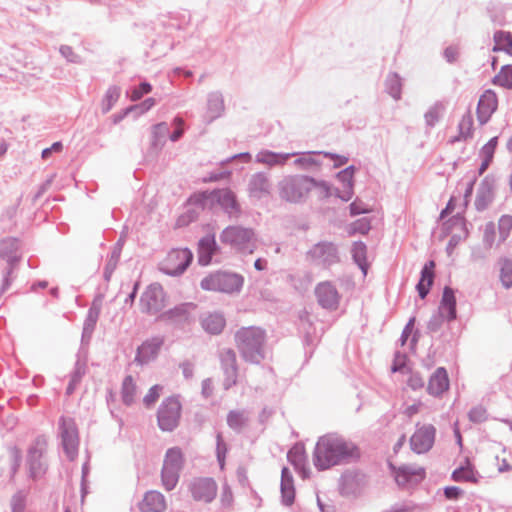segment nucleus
Here are the masks:
<instances>
[{
    "label": "nucleus",
    "instance_id": "f257e3e1",
    "mask_svg": "<svg viewBox=\"0 0 512 512\" xmlns=\"http://www.w3.org/2000/svg\"><path fill=\"white\" fill-rule=\"evenodd\" d=\"M358 456L356 446L339 435L327 434L317 441L313 462L318 470L349 462Z\"/></svg>",
    "mask_w": 512,
    "mask_h": 512
},
{
    "label": "nucleus",
    "instance_id": "f03ea898",
    "mask_svg": "<svg viewBox=\"0 0 512 512\" xmlns=\"http://www.w3.org/2000/svg\"><path fill=\"white\" fill-rule=\"evenodd\" d=\"M237 348L242 358L258 364L264 357L265 332L258 327H243L235 334Z\"/></svg>",
    "mask_w": 512,
    "mask_h": 512
},
{
    "label": "nucleus",
    "instance_id": "7ed1b4c3",
    "mask_svg": "<svg viewBox=\"0 0 512 512\" xmlns=\"http://www.w3.org/2000/svg\"><path fill=\"white\" fill-rule=\"evenodd\" d=\"M315 186L314 178L305 175H288L278 182L279 196L290 203H299L307 198Z\"/></svg>",
    "mask_w": 512,
    "mask_h": 512
},
{
    "label": "nucleus",
    "instance_id": "20e7f679",
    "mask_svg": "<svg viewBox=\"0 0 512 512\" xmlns=\"http://www.w3.org/2000/svg\"><path fill=\"white\" fill-rule=\"evenodd\" d=\"M243 284L244 278L242 275L227 271L211 273L200 282V286L203 290L225 294L239 293Z\"/></svg>",
    "mask_w": 512,
    "mask_h": 512
},
{
    "label": "nucleus",
    "instance_id": "39448f33",
    "mask_svg": "<svg viewBox=\"0 0 512 512\" xmlns=\"http://www.w3.org/2000/svg\"><path fill=\"white\" fill-rule=\"evenodd\" d=\"M220 241L244 253H252L255 248V233L251 228L228 226L220 234Z\"/></svg>",
    "mask_w": 512,
    "mask_h": 512
},
{
    "label": "nucleus",
    "instance_id": "423d86ee",
    "mask_svg": "<svg viewBox=\"0 0 512 512\" xmlns=\"http://www.w3.org/2000/svg\"><path fill=\"white\" fill-rule=\"evenodd\" d=\"M183 465L184 456L181 449L179 447L169 448L166 451L161 471L162 484L167 491L176 487Z\"/></svg>",
    "mask_w": 512,
    "mask_h": 512
},
{
    "label": "nucleus",
    "instance_id": "0eeeda50",
    "mask_svg": "<svg viewBox=\"0 0 512 512\" xmlns=\"http://www.w3.org/2000/svg\"><path fill=\"white\" fill-rule=\"evenodd\" d=\"M306 260L313 266L327 269L340 261L338 247L330 241H320L306 252Z\"/></svg>",
    "mask_w": 512,
    "mask_h": 512
},
{
    "label": "nucleus",
    "instance_id": "6e6552de",
    "mask_svg": "<svg viewBox=\"0 0 512 512\" xmlns=\"http://www.w3.org/2000/svg\"><path fill=\"white\" fill-rule=\"evenodd\" d=\"M47 450V440L44 436L37 437L28 449L26 464L32 479L41 477L46 471L44 454Z\"/></svg>",
    "mask_w": 512,
    "mask_h": 512
},
{
    "label": "nucleus",
    "instance_id": "1a4fd4ad",
    "mask_svg": "<svg viewBox=\"0 0 512 512\" xmlns=\"http://www.w3.org/2000/svg\"><path fill=\"white\" fill-rule=\"evenodd\" d=\"M181 404L175 397L166 398L157 413L159 428L163 431H173L179 423Z\"/></svg>",
    "mask_w": 512,
    "mask_h": 512
},
{
    "label": "nucleus",
    "instance_id": "9d476101",
    "mask_svg": "<svg viewBox=\"0 0 512 512\" xmlns=\"http://www.w3.org/2000/svg\"><path fill=\"white\" fill-rule=\"evenodd\" d=\"M193 259L189 249L171 250L160 266V270L167 275L176 276L182 274Z\"/></svg>",
    "mask_w": 512,
    "mask_h": 512
},
{
    "label": "nucleus",
    "instance_id": "9b49d317",
    "mask_svg": "<svg viewBox=\"0 0 512 512\" xmlns=\"http://www.w3.org/2000/svg\"><path fill=\"white\" fill-rule=\"evenodd\" d=\"M60 437L66 456L73 460L78 453L79 436L75 421L69 417H62L59 423Z\"/></svg>",
    "mask_w": 512,
    "mask_h": 512
},
{
    "label": "nucleus",
    "instance_id": "f8f14e48",
    "mask_svg": "<svg viewBox=\"0 0 512 512\" xmlns=\"http://www.w3.org/2000/svg\"><path fill=\"white\" fill-rule=\"evenodd\" d=\"M165 294L158 283L149 285L140 298L141 311L154 315L165 307Z\"/></svg>",
    "mask_w": 512,
    "mask_h": 512
},
{
    "label": "nucleus",
    "instance_id": "ddd939ff",
    "mask_svg": "<svg viewBox=\"0 0 512 512\" xmlns=\"http://www.w3.org/2000/svg\"><path fill=\"white\" fill-rule=\"evenodd\" d=\"M436 429L431 424L416 425V430L410 437V447L417 454L428 452L434 444Z\"/></svg>",
    "mask_w": 512,
    "mask_h": 512
},
{
    "label": "nucleus",
    "instance_id": "4468645a",
    "mask_svg": "<svg viewBox=\"0 0 512 512\" xmlns=\"http://www.w3.org/2000/svg\"><path fill=\"white\" fill-rule=\"evenodd\" d=\"M396 483L401 487L416 485L421 482L425 477L424 468L416 465H402L398 468L393 464H389Z\"/></svg>",
    "mask_w": 512,
    "mask_h": 512
},
{
    "label": "nucleus",
    "instance_id": "2eb2a0df",
    "mask_svg": "<svg viewBox=\"0 0 512 512\" xmlns=\"http://www.w3.org/2000/svg\"><path fill=\"white\" fill-rule=\"evenodd\" d=\"M190 491L194 500L209 503L216 496L217 485L212 478H197L190 483Z\"/></svg>",
    "mask_w": 512,
    "mask_h": 512
},
{
    "label": "nucleus",
    "instance_id": "dca6fc26",
    "mask_svg": "<svg viewBox=\"0 0 512 512\" xmlns=\"http://www.w3.org/2000/svg\"><path fill=\"white\" fill-rule=\"evenodd\" d=\"M247 191L251 198L258 200L270 196L272 183L269 175L264 172L252 174L248 181Z\"/></svg>",
    "mask_w": 512,
    "mask_h": 512
},
{
    "label": "nucleus",
    "instance_id": "f3484780",
    "mask_svg": "<svg viewBox=\"0 0 512 512\" xmlns=\"http://www.w3.org/2000/svg\"><path fill=\"white\" fill-rule=\"evenodd\" d=\"M315 295L321 307L328 310H335L338 307L340 296L331 282L319 283L315 288Z\"/></svg>",
    "mask_w": 512,
    "mask_h": 512
},
{
    "label": "nucleus",
    "instance_id": "a211bd4d",
    "mask_svg": "<svg viewBox=\"0 0 512 512\" xmlns=\"http://www.w3.org/2000/svg\"><path fill=\"white\" fill-rule=\"evenodd\" d=\"M498 106L497 96L494 91L488 89L479 98L477 105V118L480 124H486Z\"/></svg>",
    "mask_w": 512,
    "mask_h": 512
},
{
    "label": "nucleus",
    "instance_id": "6ab92c4d",
    "mask_svg": "<svg viewBox=\"0 0 512 512\" xmlns=\"http://www.w3.org/2000/svg\"><path fill=\"white\" fill-rule=\"evenodd\" d=\"M19 241L16 238H5L0 241V257L5 259L10 268L4 277L3 289L8 285V275L15 263L18 262L20 256L18 255Z\"/></svg>",
    "mask_w": 512,
    "mask_h": 512
},
{
    "label": "nucleus",
    "instance_id": "aec40b11",
    "mask_svg": "<svg viewBox=\"0 0 512 512\" xmlns=\"http://www.w3.org/2000/svg\"><path fill=\"white\" fill-rule=\"evenodd\" d=\"M163 343L164 339L159 336L146 340L138 347L135 361L141 365L151 362L157 357Z\"/></svg>",
    "mask_w": 512,
    "mask_h": 512
},
{
    "label": "nucleus",
    "instance_id": "412c9836",
    "mask_svg": "<svg viewBox=\"0 0 512 512\" xmlns=\"http://www.w3.org/2000/svg\"><path fill=\"white\" fill-rule=\"evenodd\" d=\"M295 155H298V153H277L270 150H261L256 154L255 161L268 167L284 166L288 159Z\"/></svg>",
    "mask_w": 512,
    "mask_h": 512
},
{
    "label": "nucleus",
    "instance_id": "4be33fe9",
    "mask_svg": "<svg viewBox=\"0 0 512 512\" xmlns=\"http://www.w3.org/2000/svg\"><path fill=\"white\" fill-rule=\"evenodd\" d=\"M141 512H163L166 509V501L163 494L158 491H149L139 503Z\"/></svg>",
    "mask_w": 512,
    "mask_h": 512
},
{
    "label": "nucleus",
    "instance_id": "5701e85b",
    "mask_svg": "<svg viewBox=\"0 0 512 512\" xmlns=\"http://www.w3.org/2000/svg\"><path fill=\"white\" fill-rule=\"evenodd\" d=\"M200 321L202 328L212 335L220 334L226 325L223 314L219 312L203 314Z\"/></svg>",
    "mask_w": 512,
    "mask_h": 512
},
{
    "label": "nucleus",
    "instance_id": "b1692460",
    "mask_svg": "<svg viewBox=\"0 0 512 512\" xmlns=\"http://www.w3.org/2000/svg\"><path fill=\"white\" fill-rule=\"evenodd\" d=\"M449 388V379L444 368H438L430 377L427 391L433 396H439Z\"/></svg>",
    "mask_w": 512,
    "mask_h": 512
},
{
    "label": "nucleus",
    "instance_id": "393cba45",
    "mask_svg": "<svg viewBox=\"0 0 512 512\" xmlns=\"http://www.w3.org/2000/svg\"><path fill=\"white\" fill-rule=\"evenodd\" d=\"M217 251V244L214 235L203 237L198 244V262L202 266L209 265L212 256Z\"/></svg>",
    "mask_w": 512,
    "mask_h": 512
},
{
    "label": "nucleus",
    "instance_id": "a878e982",
    "mask_svg": "<svg viewBox=\"0 0 512 512\" xmlns=\"http://www.w3.org/2000/svg\"><path fill=\"white\" fill-rule=\"evenodd\" d=\"M438 312L442 314L447 321H452L456 318V298L453 289L448 286L443 290Z\"/></svg>",
    "mask_w": 512,
    "mask_h": 512
},
{
    "label": "nucleus",
    "instance_id": "bb28decb",
    "mask_svg": "<svg viewBox=\"0 0 512 512\" xmlns=\"http://www.w3.org/2000/svg\"><path fill=\"white\" fill-rule=\"evenodd\" d=\"M101 311V302L94 301L88 310L86 319L83 324L82 331V342L88 343L92 337L93 331L95 329L96 323L98 321L99 315Z\"/></svg>",
    "mask_w": 512,
    "mask_h": 512
},
{
    "label": "nucleus",
    "instance_id": "cd10ccee",
    "mask_svg": "<svg viewBox=\"0 0 512 512\" xmlns=\"http://www.w3.org/2000/svg\"><path fill=\"white\" fill-rule=\"evenodd\" d=\"M366 477L360 473H347L342 478V492L344 494H358L366 486Z\"/></svg>",
    "mask_w": 512,
    "mask_h": 512
},
{
    "label": "nucleus",
    "instance_id": "c85d7f7f",
    "mask_svg": "<svg viewBox=\"0 0 512 512\" xmlns=\"http://www.w3.org/2000/svg\"><path fill=\"white\" fill-rule=\"evenodd\" d=\"M217 201L230 217H237L240 213L239 204L236 201L235 194L228 190L222 189L217 192Z\"/></svg>",
    "mask_w": 512,
    "mask_h": 512
},
{
    "label": "nucleus",
    "instance_id": "c756f323",
    "mask_svg": "<svg viewBox=\"0 0 512 512\" xmlns=\"http://www.w3.org/2000/svg\"><path fill=\"white\" fill-rule=\"evenodd\" d=\"M281 494L282 503L286 506H290L294 502L295 489L294 481L291 471L284 467L281 473Z\"/></svg>",
    "mask_w": 512,
    "mask_h": 512
},
{
    "label": "nucleus",
    "instance_id": "7c9ffc66",
    "mask_svg": "<svg viewBox=\"0 0 512 512\" xmlns=\"http://www.w3.org/2000/svg\"><path fill=\"white\" fill-rule=\"evenodd\" d=\"M434 268H435V262L434 261H428L422 271H421V278L418 282L416 288L419 293V296L424 299L427 294L429 293L430 286L433 284L434 280Z\"/></svg>",
    "mask_w": 512,
    "mask_h": 512
},
{
    "label": "nucleus",
    "instance_id": "2f4dec72",
    "mask_svg": "<svg viewBox=\"0 0 512 512\" xmlns=\"http://www.w3.org/2000/svg\"><path fill=\"white\" fill-rule=\"evenodd\" d=\"M224 109L223 95L218 91L209 93L207 97V116L210 121L219 118L224 112Z\"/></svg>",
    "mask_w": 512,
    "mask_h": 512
},
{
    "label": "nucleus",
    "instance_id": "473e14b6",
    "mask_svg": "<svg viewBox=\"0 0 512 512\" xmlns=\"http://www.w3.org/2000/svg\"><path fill=\"white\" fill-rule=\"evenodd\" d=\"M493 199L492 184L488 180H483L478 187L475 199V206L478 211L485 210Z\"/></svg>",
    "mask_w": 512,
    "mask_h": 512
},
{
    "label": "nucleus",
    "instance_id": "72a5a7b5",
    "mask_svg": "<svg viewBox=\"0 0 512 512\" xmlns=\"http://www.w3.org/2000/svg\"><path fill=\"white\" fill-rule=\"evenodd\" d=\"M168 134L169 126L166 122H160L152 126L151 149L155 152H159L163 148Z\"/></svg>",
    "mask_w": 512,
    "mask_h": 512
},
{
    "label": "nucleus",
    "instance_id": "f704fd0d",
    "mask_svg": "<svg viewBox=\"0 0 512 512\" xmlns=\"http://www.w3.org/2000/svg\"><path fill=\"white\" fill-rule=\"evenodd\" d=\"M298 155H295L296 159L294 160L293 164L303 170L311 169L314 166L321 165V162L316 159L315 155L322 154V151L319 152H305V153H299Z\"/></svg>",
    "mask_w": 512,
    "mask_h": 512
},
{
    "label": "nucleus",
    "instance_id": "c9c22d12",
    "mask_svg": "<svg viewBox=\"0 0 512 512\" xmlns=\"http://www.w3.org/2000/svg\"><path fill=\"white\" fill-rule=\"evenodd\" d=\"M287 458L289 462L295 467V469L301 470L302 476L304 478L307 477V472L304 469L305 455L302 447L294 446L289 450Z\"/></svg>",
    "mask_w": 512,
    "mask_h": 512
},
{
    "label": "nucleus",
    "instance_id": "e433bc0d",
    "mask_svg": "<svg viewBox=\"0 0 512 512\" xmlns=\"http://www.w3.org/2000/svg\"><path fill=\"white\" fill-rule=\"evenodd\" d=\"M122 243L119 241L113 248L111 255L105 265L104 278L109 281L120 259Z\"/></svg>",
    "mask_w": 512,
    "mask_h": 512
},
{
    "label": "nucleus",
    "instance_id": "4c0bfd02",
    "mask_svg": "<svg viewBox=\"0 0 512 512\" xmlns=\"http://www.w3.org/2000/svg\"><path fill=\"white\" fill-rule=\"evenodd\" d=\"M445 111V105L442 102L434 103L425 113L424 119L426 125L433 127L442 117Z\"/></svg>",
    "mask_w": 512,
    "mask_h": 512
},
{
    "label": "nucleus",
    "instance_id": "58836bf2",
    "mask_svg": "<svg viewBox=\"0 0 512 512\" xmlns=\"http://www.w3.org/2000/svg\"><path fill=\"white\" fill-rule=\"evenodd\" d=\"M495 46L494 51H505L510 53L512 50V37L510 33L504 31H497L494 34Z\"/></svg>",
    "mask_w": 512,
    "mask_h": 512
},
{
    "label": "nucleus",
    "instance_id": "ea45409f",
    "mask_svg": "<svg viewBox=\"0 0 512 512\" xmlns=\"http://www.w3.org/2000/svg\"><path fill=\"white\" fill-rule=\"evenodd\" d=\"M136 395V384L132 376H126L122 383V398L125 404L133 403Z\"/></svg>",
    "mask_w": 512,
    "mask_h": 512
},
{
    "label": "nucleus",
    "instance_id": "a19ab883",
    "mask_svg": "<svg viewBox=\"0 0 512 512\" xmlns=\"http://www.w3.org/2000/svg\"><path fill=\"white\" fill-rule=\"evenodd\" d=\"M352 256L356 264L366 274V245L363 242H355L352 247Z\"/></svg>",
    "mask_w": 512,
    "mask_h": 512
},
{
    "label": "nucleus",
    "instance_id": "79ce46f5",
    "mask_svg": "<svg viewBox=\"0 0 512 512\" xmlns=\"http://www.w3.org/2000/svg\"><path fill=\"white\" fill-rule=\"evenodd\" d=\"M401 79L396 73H391L386 79V90L395 99L401 97Z\"/></svg>",
    "mask_w": 512,
    "mask_h": 512
},
{
    "label": "nucleus",
    "instance_id": "37998d69",
    "mask_svg": "<svg viewBox=\"0 0 512 512\" xmlns=\"http://www.w3.org/2000/svg\"><path fill=\"white\" fill-rule=\"evenodd\" d=\"M500 279L504 287L512 286V261L507 258L500 260Z\"/></svg>",
    "mask_w": 512,
    "mask_h": 512
},
{
    "label": "nucleus",
    "instance_id": "c03bdc74",
    "mask_svg": "<svg viewBox=\"0 0 512 512\" xmlns=\"http://www.w3.org/2000/svg\"><path fill=\"white\" fill-rule=\"evenodd\" d=\"M494 83L504 88H512V65L503 66L495 76Z\"/></svg>",
    "mask_w": 512,
    "mask_h": 512
},
{
    "label": "nucleus",
    "instance_id": "a18cd8bd",
    "mask_svg": "<svg viewBox=\"0 0 512 512\" xmlns=\"http://www.w3.org/2000/svg\"><path fill=\"white\" fill-rule=\"evenodd\" d=\"M119 96H120V89L116 86L110 87L107 90V92L105 94V98L102 103V112L103 113L109 112L112 109V107L114 106V104L117 102V100L119 99Z\"/></svg>",
    "mask_w": 512,
    "mask_h": 512
},
{
    "label": "nucleus",
    "instance_id": "49530a36",
    "mask_svg": "<svg viewBox=\"0 0 512 512\" xmlns=\"http://www.w3.org/2000/svg\"><path fill=\"white\" fill-rule=\"evenodd\" d=\"M246 422H247V417L245 416V414L243 412L231 411L228 414L227 423L234 430L241 429L245 425Z\"/></svg>",
    "mask_w": 512,
    "mask_h": 512
},
{
    "label": "nucleus",
    "instance_id": "de8ad7c7",
    "mask_svg": "<svg viewBox=\"0 0 512 512\" xmlns=\"http://www.w3.org/2000/svg\"><path fill=\"white\" fill-rule=\"evenodd\" d=\"M500 241L504 242L512 229V216L503 215L498 222Z\"/></svg>",
    "mask_w": 512,
    "mask_h": 512
},
{
    "label": "nucleus",
    "instance_id": "09e8293b",
    "mask_svg": "<svg viewBox=\"0 0 512 512\" xmlns=\"http://www.w3.org/2000/svg\"><path fill=\"white\" fill-rule=\"evenodd\" d=\"M219 356L222 369L237 368L236 354L232 349L221 350Z\"/></svg>",
    "mask_w": 512,
    "mask_h": 512
},
{
    "label": "nucleus",
    "instance_id": "8fccbe9b",
    "mask_svg": "<svg viewBox=\"0 0 512 512\" xmlns=\"http://www.w3.org/2000/svg\"><path fill=\"white\" fill-rule=\"evenodd\" d=\"M370 221L368 218H361L353 222L349 227L350 234H367L370 230Z\"/></svg>",
    "mask_w": 512,
    "mask_h": 512
},
{
    "label": "nucleus",
    "instance_id": "3c124183",
    "mask_svg": "<svg viewBox=\"0 0 512 512\" xmlns=\"http://www.w3.org/2000/svg\"><path fill=\"white\" fill-rule=\"evenodd\" d=\"M354 166H349L337 174L338 180L342 183V187H353Z\"/></svg>",
    "mask_w": 512,
    "mask_h": 512
},
{
    "label": "nucleus",
    "instance_id": "603ef678",
    "mask_svg": "<svg viewBox=\"0 0 512 512\" xmlns=\"http://www.w3.org/2000/svg\"><path fill=\"white\" fill-rule=\"evenodd\" d=\"M224 373L223 386L224 389L228 390L237 382L238 369L237 368H226L222 369Z\"/></svg>",
    "mask_w": 512,
    "mask_h": 512
},
{
    "label": "nucleus",
    "instance_id": "864d4df0",
    "mask_svg": "<svg viewBox=\"0 0 512 512\" xmlns=\"http://www.w3.org/2000/svg\"><path fill=\"white\" fill-rule=\"evenodd\" d=\"M468 416L470 421L474 423H482L487 419V411L483 406L478 405L470 410Z\"/></svg>",
    "mask_w": 512,
    "mask_h": 512
},
{
    "label": "nucleus",
    "instance_id": "5fc2aeb1",
    "mask_svg": "<svg viewBox=\"0 0 512 512\" xmlns=\"http://www.w3.org/2000/svg\"><path fill=\"white\" fill-rule=\"evenodd\" d=\"M163 387L161 385H154L152 386L148 393L143 398V402L147 407H150L153 405L157 399L160 396V393L162 392Z\"/></svg>",
    "mask_w": 512,
    "mask_h": 512
},
{
    "label": "nucleus",
    "instance_id": "6e6d98bb",
    "mask_svg": "<svg viewBox=\"0 0 512 512\" xmlns=\"http://www.w3.org/2000/svg\"><path fill=\"white\" fill-rule=\"evenodd\" d=\"M226 452V444L224 443L221 434H217L216 456L221 469H223L225 465Z\"/></svg>",
    "mask_w": 512,
    "mask_h": 512
},
{
    "label": "nucleus",
    "instance_id": "4d7b16f0",
    "mask_svg": "<svg viewBox=\"0 0 512 512\" xmlns=\"http://www.w3.org/2000/svg\"><path fill=\"white\" fill-rule=\"evenodd\" d=\"M26 494L22 491L17 492L11 500L12 512H24Z\"/></svg>",
    "mask_w": 512,
    "mask_h": 512
},
{
    "label": "nucleus",
    "instance_id": "13d9d810",
    "mask_svg": "<svg viewBox=\"0 0 512 512\" xmlns=\"http://www.w3.org/2000/svg\"><path fill=\"white\" fill-rule=\"evenodd\" d=\"M151 90L152 86L148 82H142L138 87L132 89L130 98L132 101H138L143 95L150 93Z\"/></svg>",
    "mask_w": 512,
    "mask_h": 512
},
{
    "label": "nucleus",
    "instance_id": "bf43d9fd",
    "mask_svg": "<svg viewBox=\"0 0 512 512\" xmlns=\"http://www.w3.org/2000/svg\"><path fill=\"white\" fill-rule=\"evenodd\" d=\"M497 143H498V138L497 137H493L491 138L481 149V156L483 158H486L488 160H492L493 156H494V152H495V149H496V146H497Z\"/></svg>",
    "mask_w": 512,
    "mask_h": 512
},
{
    "label": "nucleus",
    "instance_id": "052dcab7",
    "mask_svg": "<svg viewBox=\"0 0 512 512\" xmlns=\"http://www.w3.org/2000/svg\"><path fill=\"white\" fill-rule=\"evenodd\" d=\"M156 104V100L154 98H147L142 103L138 105H133L125 109V115H128L129 112L133 110H139L140 113H145L149 111Z\"/></svg>",
    "mask_w": 512,
    "mask_h": 512
},
{
    "label": "nucleus",
    "instance_id": "680f3d73",
    "mask_svg": "<svg viewBox=\"0 0 512 512\" xmlns=\"http://www.w3.org/2000/svg\"><path fill=\"white\" fill-rule=\"evenodd\" d=\"M495 240V225L489 222L485 225L483 241L484 244L491 248Z\"/></svg>",
    "mask_w": 512,
    "mask_h": 512
},
{
    "label": "nucleus",
    "instance_id": "e2e57ef3",
    "mask_svg": "<svg viewBox=\"0 0 512 512\" xmlns=\"http://www.w3.org/2000/svg\"><path fill=\"white\" fill-rule=\"evenodd\" d=\"M473 477V472L469 468L461 467L459 469H456L453 474L452 478L455 481H470Z\"/></svg>",
    "mask_w": 512,
    "mask_h": 512
},
{
    "label": "nucleus",
    "instance_id": "0e129e2a",
    "mask_svg": "<svg viewBox=\"0 0 512 512\" xmlns=\"http://www.w3.org/2000/svg\"><path fill=\"white\" fill-rule=\"evenodd\" d=\"M86 373V365L84 362L77 361L75 364L74 372L71 375V381L79 384L82 380V377Z\"/></svg>",
    "mask_w": 512,
    "mask_h": 512
},
{
    "label": "nucleus",
    "instance_id": "69168bd1",
    "mask_svg": "<svg viewBox=\"0 0 512 512\" xmlns=\"http://www.w3.org/2000/svg\"><path fill=\"white\" fill-rule=\"evenodd\" d=\"M173 125L176 128H175L174 132L170 135V140L173 142H176L182 137V135L184 133V130H183L184 121L182 118L176 117L173 120Z\"/></svg>",
    "mask_w": 512,
    "mask_h": 512
},
{
    "label": "nucleus",
    "instance_id": "338daca9",
    "mask_svg": "<svg viewBox=\"0 0 512 512\" xmlns=\"http://www.w3.org/2000/svg\"><path fill=\"white\" fill-rule=\"evenodd\" d=\"M444 316L442 314H440L439 312L434 314L428 324H427V328L429 331L431 332H436L440 329V327L442 326V323H443V320H444Z\"/></svg>",
    "mask_w": 512,
    "mask_h": 512
},
{
    "label": "nucleus",
    "instance_id": "774afa93",
    "mask_svg": "<svg viewBox=\"0 0 512 512\" xmlns=\"http://www.w3.org/2000/svg\"><path fill=\"white\" fill-rule=\"evenodd\" d=\"M59 52L69 62H72V63L79 62V56L74 53L73 49L70 46L62 45L59 49Z\"/></svg>",
    "mask_w": 512,
    "mask_h": 512
}]
</instances>
